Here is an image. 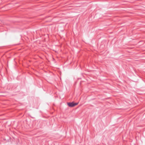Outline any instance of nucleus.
<instances>
[{"label":"nucleus","mask_w":145,"mask_h":145,"mask_svg":"<svg viewBox=\"0 0 145 145\" xmlns=\"http://www.w3.org/2000/svg\"><path fill=\"white\" fill-rule=\"evenodd\" d=\"M67 104L69 106L73 107L77 105L78 104V103H75L73 102H72V103H68Z\"/></svg>","instance_id":"f257e3e1"}]
</instances>
